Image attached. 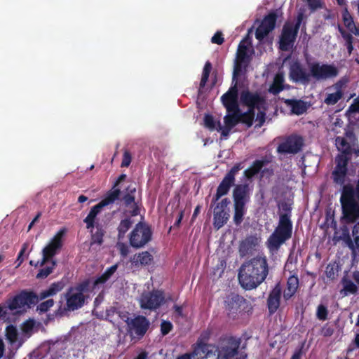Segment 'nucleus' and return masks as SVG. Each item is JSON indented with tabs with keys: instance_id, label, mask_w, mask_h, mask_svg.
<instances>
[{
	"instance_id": "obj_1",
	"label": "nucleus",
	"mask_w": 359,
	"mask_h": 359,
	"mask_svg": "<svg viewBox=\"0 0 359 359\" xmlns=\"http://www.w3.org/2000/svg\"><path fill=\"white\" fill-rule=\"evenodd\" d=\"M269 271L266 256L258 255L240 267L238 275L239 283L245 290L255 289L265 280Z\"/></svg>"
},
{
	"instance_id": "obj_2",
	"label": "nucleus",
	"mask_w": 359,
	"mask_h": 359,
	"mask_svg": "<svg viewBox=\"0 0 359 359\" xmlns=\"http://www.w3.org/2000/svg\"><path fill=\"white\" fill-rule=\"evenodd\" d=\"M278 207L283 212L279 215L277 226L266 242L267 248L271 252L278 251L280 247L292 236L291 205L287 202L283 201L278 205Z\"/></svg>"
},
{
	"instance_id": "obj_3",
	"label": "nucleus",
	"mask_w": 359,
	"mask_h": 359,
	"mask_svg": "<svg viewBox=\"0 0 359 359\" xmlns=\"http://www.w3.org/2000/svg\"><path fill=\"white\" fill-rule=\"evenodd\" d=\"M340 203L342 219L355 222L359 219V179L355 187L349 184L342 187Z\"/></svg>"
},
{
	"instance_id": "obj_4",
	"label": "nucleus",
	"mask_w": 359,
	"mask_h": 359,
	"mask_svg": "<svg viewBox=\"0 0 359 359\" xmlns=\"http://www.w3.org/2000/svg\"><path fill=\"white\" fill-rule=\"evenodd\" d=\"M252 189L248 183L236 184L232 193L233 201V222L240 225L246 212V204L250 201Z\"/></svg>"
},
{
	"instance_id": "obj_5",
	"label": "nucleus",
	"mask_w": 359,
	"mask_h": 359,
	"mask_svg": "<svg viewBox=\"0 0 359 359\" xmlns=\"http://www.w3.org/2000/svg\"><path fill=\"white\" fill-rule=\"evenodd\" d=\"M304 18L305 15L304 13L299 12L294 25L290 22H286L284 24L279 42V48L280 50L287 51L294 45Z\"/></svg>"
},
{
	"instance_id": "obj_6",
	"label": "nucleus",
	"mask_w": 359,
	"mask_h": 359,
	"mask_svg": "<svg viewBox=\"0 0 359 359\" xmlns=\"http://www.w3.org/2000/svg\"><path fill=\"white\" fill-rule=\"evenodd\" d=\"M224 305L227 316L232 319H236L240 314L245 312L248 303L243 297L231 293L225 297Z\"/></svg>"
},
{
	"instance_id": "obj_7",
	"label": "nucleus",
	"mask_w": 359,
	"mask_h": 359,
	"mask_svg": "<svg viewBox=\"0 0 359 359\" xmlns=\"http://www.w3.org/2000/svg\"><path fill=\"white\" fill-rule=\"evenodd\" d=\"M151 228L140 222L129 234V243L134 248H141L151 240Z\"/></svg>"
},
{
	"instance_id": "obj_8",
	"label": "nucleus",
	"mask_w": 359,
	"mask_h": 359,
	"mask_svg": "<svg viewBox=\"0 0 359 359\" xmlns=\"http://www.w3.org/2000/svg\"><path fill=\"white\" fill-rule=\"evenodd\" d=\"M309 67L311 70V79H313L318 81L332 79L339 74L337 67L332 64L314 62L310 63Z\"/></svg>"
},
{
	"instance_id": "obj_9",
	"label": "nucleus",
	"mask_w": 359,
	"mask_h": 359,
	"mask_svg": "<svg viewBox=\"0 0 359 359\" xmlns=\"http://www.w3.org/2000/svg\"><path fill=\"white\" fill-rule=\"evenodd\" d=\"M243 168L242 163H236L222 179L217 187L216 194L214 195L212 203L215 204L221 197L226 195L231 187L234 185L235 177L240 170Z\"/></svg>"
},
{
	"instance_id": "obj_10",
	"label": "nucleus",
	"mask_w": 359,
	"mask_h": 359,
	"mask_svg": "<svg viewBox=\"0 0 359 359\" xmlns=\"http://www.w3.org/2000/svg\"><path fill=\"white\" fill-rule=\"evenodd\" d=\"M304 145L303 137L297 134H291L283 138L278 145L276 151L280 154H297Z\"/></svg>"
},
{
	"instance_id": "obj_11",
	"label": "nucleus",
	"mask_w": 359,
	"mask_h": 359,
	"mask_svg": "<svg viewBox=\"0 0 359 359\" xmlns=\"http://www.w3.org/2000/svg\"><path fill=\"white\" fill-rule=\"evenodd\" d=\"M248 39V35L238 45L233 66V81L242 74L243 70L246 69L250 62V56L248 53V46L245 44Z\"/></svg>"
},
{
	"instance_id": "obj_12",
	"label": "nucleus",
	"mask_w": 359,
	"mask_h": 359,
	"mask_svg": "<svg viewBox=\"0 0 359 359\" xmlns=\"http://www.w3.org/2000/svg\"><path fill=\"white\" fill-rule=\"evenodd\" d=\"M240 101L243 106L247 107L248 110L254 111L266 109V102L264 97L257 92L244 90L241 93Z\"/></svg>"
},
{
	"instance_id": "obj_13",
	"label": "nucleus",
	"mask_w": 359,
	"mask_h": 359,
	"mask_svg": "<svg viewBox=\"0 0 359 359\" xmlns=\"http://www.w3.org/2000/svg\"><path fill=\"white\" fill-rule=\"evenodd\" d=\"M289 78L293 83L309 85L311 81V70L298 60L292 62L289 67Z\"/></svg>"
},
{
	"instance_id": "obj_14",
	"label": "nucleus",
	"mask_w": 359,
	"mask_h": 359,
	"mask_svg": "<svg viewBox=\"0 0 359 359\" xmlns=\"http://www.w3.org/2000/svg\"><path fill=\"white\" fill-rule=\"evenodd\" d=\"M66 233V229L63 228L59 230L56 234L52 238L49 243L43 249V257L40 263V266H43L50 259H52L62 247V238Z\"/></svg>"
},
{
	"instance_id": "obj_15",
	"label": "nucleus",
	"mask_w": 359,
	"mask_h": 359,
	"mask_svg": "<svg viewBox=\"0 0 359 359\" xmlns=\"http://www.w3.org/2000/svg\"><path fill=\"white\" fill-rule=\"evenodd\" d=\"M150 326L149 320L144 316H137L128 322L127 331L132 339H141Z\"/></svg>"
},
{
	"instance_id": "obj_16",
	"label": "nucleus",
	"mask_w": 359,
	"mask_h": 359,
	"mask_svg": "<svg viewBox=\"0 0 359 359\" xmlns=\"http://www.w3.org/2000/svg\"><path fill=\"white\" fill-rule=\"evenodd\" d=\"M241 341L230 337L222 341L220 346H217V359H231L238 353Z\"/></svg>"
},
{
	"instance_id": "obj_17",
	"label": "nucleus",
	"mask_w": 359,
	"mask_h": 359,
	"mask_svg": "<svg viewBox=\"0 0 359 359\" xmlns=\"http://www.w3.org/2000/svg\"><path fill=\"white\" fill-rule=\"evenodd\" d=\"M165 296L163 291L154 290L142 294L140 299V307L151 311L158 309L164 302Z\"/></svg>"
},
{
	"instance_id": "obj_18",
	"label": "nucleus",
	"mask_w": 359,
	"mask_h": 359,
	"mask_svg": "<svg viewBox=\"0 0 359 359\" xmlns=\"http://www.w3.org/2000/svg\"><path fill=\"white\" fill-rule=\"evenodd\" d=\"M349 159L348 156L344 155H337L335 157L336 165L332 172V178L334 184L345 186Z\"/></svg>"
},
{
	"instance_id": "obj_19",
	"label": "nucleus",
	"mask_w": 359,
	"mask_h": 359,
	"mask_svg": "<svg viewBox=\"0 0 359 359\" xmlns=\"http://www.w3.org/2000/svg\"><path fill=\"white\" fill-rule=\"evenodd\" d=\"M136 192V188L129 185L123 191L122 197L120 198L124 207L131 209L129 211L131 217H135L140 214V205L139 202L135 201Z\"/></svg>"
},
{
	"instance_id": "obj_20",
	"label": "nucleus",
	"mask_w": 359,
	"mask_h": 359,
	"mask_svg": "<svg viewBox=\"0 0 359 359\" xmlns=\"http://www.w3.org/2000/svg\"><path fill=\"white\" fill-rule=\"evenodd\" d=\"M277 18L278 14L276 11H272L264 16L255 32V37L257 40L262 41L274 29Z\"/></svg>"
},
{
	"instance_id": "obj_21",
	"label": "nucleus",
	"mask_w": 359,
	"mask_h": 359,
	"mask_svg": "<svg viewBox=\"0 0 359 359\" xmlns=\"http://www.w3.org/2000/svg\"><path fill=\"white\" fill-rule=\"evenodd\" d=\"M235 81L234 85L231 86L228 91L221 97V101L227 112L238 111L239 109L238 103V90L237 87V79Z\"/></svg>"
},
{
	"instance_id": "obj_22",
	"label": "nucleus",
	"mask_w": 359,
	"mask_h": 359,
	"mask_svg": "<svg viewBox=\"0 0 359 359\" xmlns=\"http://www.w3.org/2000/svg\"><path fill=\"white\" fill-rule=\"evenodd\" d=\"M86 296L84 294H80L76 290L69 287L66 294V310L76 311L83 306L86 302Z\"/></svg>"
},
{
	"instance_id": "obj_23",
	"label": "nucleus",
	"mask_w": 359,
	"mask_h": 359,
	"mask_svg": "<svg viewBox=\"0 0 359 359\" xmlns=\"http://www.w3.org/2000/svg\"><path fill=\"white\" fill-rule=\"evenodd\" d=\"M217 346L210 344L196 343L194 351L190 355V359H207L216 355Z\"/></svg>"
},
{
	"instance_id": "obj_24",
	"label": "nucleus",
	"mask_w": 359,
	"mask_h": 359,
	"mask_svg": "<svg viewBox=\"0 0 359 359\" xmlns=\"http://www.w3.org/2000/svg\"><path fill=\"white\" fill-rule=\"evenodd\" d=\"M282 287L279 283H276L270 291L267 298V308L270 314L275 313L280 304Z\"/></svg>"
},
{
	"instance_id": "obj_25",
	"label": "nucleus",
	"mask_w": 359,
	"mask_h": 359,
	"mask_svg": "<svg viewBox=\"0 0 359 359\" xmlns=\"http://www.w3.org/2000/svg\"><path fill=\"white\" fill-rule=\"evenodd\" d=\"M271 157L265 156L261 159L254 161L250 168L244 170V176L250 180L258 173H261L262 169L271 162Z\"/></svg>"
},
{
	"instance_id": "obj_26",
	"label": "nucleus",
	"mask_w": 359,
	"mask_h": 359,
	"mask_svg": "<svg viewBox=\"0 0 359 359\" xmlns=\"http://www.w3.org/2000/svg\"><path fill=\"white\" fill-rule=\"evenodd\" d=\"M341 226L338 230L337 229L334 230V238L337 241H343L348 248H353V237L351 238L349 232V229L346 226L348 224H353L354 222H346L342 219V216L341 217ZM356 219L355 222L357 221Z\"/></svg>"
},
{
	"instance_id": "obj_27",
	"label": "nucleus",
	"mask_w": 359,
	"mask_h": 359,
	"mask_svg": "<svg viewBox=\"0 0 359 359\" xmlns=\"http://www.w3.org/2000/svg\"><path fill=\"white\" fill-rule=\"evenodd\" d=\"M285 103L290 107L292 114L298 116L304 114L309 108L307 103L302 100L287 99Z\"/></svg>"
},
{
	"instance_id": "obj_28",
	"label": "nucleus",
	"mask_w": 359,
	"mask_h": 359,
	"mask_svg": "<svg viewBox=\"0 0 359 359\" xmlns=\"http://www.w3.org/2000/svg\"><path fill=\"white\" fill-rule=\"evenodd\" d=\"M259 242V238L256 236H247L240 244V252L243 255L249 254L256 249Z\"/></svg>"
},
{
	"instance_id": "obj_29",
	"label": "nucleus",
	"mask_w": 359,
	"mask_h": 359,
	"mask_svg": "<svg viewBox=\"0 0 359 359\" xmlns=\"http://www.w3.org/2000/svg\"><path fill=\"white\" fill-rule=\"evenodd\" d=\"M299 278L297 275L290 276L287 280V287L283 292V298L285 301L291 299L299 288Z\"/></svg>"
},
{
	"instance_id": "obj_30",
	"label": "nucleus",
	"mask_w": 359,
	"mask_h": 359,
	"mask_svg": "<svg viewBox=\"0 0 359 359\" xmlns=\"http://www.w3.org/2000/svg\"><path fill=\"white\" fill-rule=\"evenodd\" d=\"M121 189L116 187H112V189L107 191L104 198L99 203L102 208L114 203L116 201L120 199Z\"/></svg>"
},
{
	"instance_id": "obj_31",
	"label": "nucleus",
	"mask_w": 359,
	"mask_h": 359,
	"mask_svg": "<svg viewBox=\"0 0 359 359\" xmlns=\"http://www.w3.org/2000/svg\"><path fill=\"white\" fill-rule=\"evenodd\" d=\"M153 259V256L148 251H144L135 255L131 262L135 266H148L152 263Z\"/></svg>"
},
{
	"instance_id": "obj_32",
	"label": "nucleus",
	"mask_w": 359,
	"mask_h": 359,
	"mask_svg": "<svg viewBox=\"0 0 359 359\" xmlns=\"http://www.w3.org/2000/svg\"><path fill=\"white\" fill-rule=\"evenodd\" d=\"M340 271L341 266L339 262L336 260L332 261L327 265L325 270V274L330 281H333L337 279Z\"/></svg>"
},
{
	"instance_id": "obj_33",
	"label": "nucleus",
	"mask_w": 359,
	"mask_h": 359,
	"mask_svg": "<svg viewBox=\"0 0 359 359\" xmlns=\"http://www.w3.org/2000/svg\"><path fill=\"white\" fill-rule=\"evenodd\" d=\"M102 208H103L99 203L91 208L88 215L83 219L88 229H93L95 226V219Z\"/></svg>"
},
{
	"instance_id": "obj_34",
	"label": "nucleus",
	"mask_w": 359,
	"mask_h": 359,
	"mask_svg": "<svg viewBox=\"0 0 359 359\" xmlns=\"http://www.w3.org/2000/svg\"><path fill=\"white\" fill-rule=\"evenodd\" d=\"M229 214L227 211L214 210L213 225L219 229L222 228L228 221Z\"/></svg>"
},
{
	"instance_id": "obj_35",
	"label": "nucleus",
	"mask_w": 359,
	"mask_h": 359,
	"mask_svg": "<svg viewBox=\"0 0 359 359\" xmlns=\"http://www.w3.org/2000/svg\"><path fill=\"white\" fill-rule=\"evenodd\" d=\"M64 285L61 282L52 283L48 288L40 292V299L43 300L47 297L55 295L63 289Z\"/></svg>"
},
{
	"instance_id": "obj_36",
	"label": "nucleus",
	"mask_w": 359,
	"mask_h": 359,
	"mask_svg": "<svg viewBox=\"0 0 359 359\" xmlns=\"http://www.w3.org/2000/svg\"><path fill=\"white\" fill-rule=\"evenodd\" d=\"M133 224V221L130 217H127L125 219L121 220L118 228V239L119 241L123 240L125 238L126 232L130 229Z\"/></svg>"
},
{
	"instance_id": "obj_37",
	"label": "nucleus",
	"mask_w": 359,
	"mask_h": 359,
	"mask_svg": "<svg viewBox=\"0 0 359 359\" xmlns=\"http://www.w3.org/2000/svg\"><path fill=\"white\" fill-rule=\"evenodd\" d=\"M335 142L338 150L341 151V154H340L339 155H344L345 156L351 155V147L344 137H337Z\"/></svg>"
},
{
	"instance_id": "obj_38",
	"label": "nucleus",
	"mask_w": 359,
	"mask_h": 359,
	"mask_svg": "<svg viewBox=\"0 0 359 359\" xmlns=\"http://www.w3.org/2000/svg\"><path fill=\"white\" fill-rule=\"evenodd\" d=\"M284 76L281 74H276L273 81L270 86L269 91L273 95H278L284 89Z\"/></svg>"
},
{
	"instance_id": "obj_39",
	"label": "nucleus",
	"mask_w": 359,
	"mask_h": 359,
	"mask_svg": "<svg viewBox=\"0 0 359 359\" xmlns=\"http://www.w3.org/2000/svg\"><path fill=\"white\" fill-rule=\"evenodd\" d=\"M341 283L343 285L342 291L344 292V295L355 294L358 292V287L357 285L350 279L344 277L341 279Z\"/></svg>"
},
{
	"instance_id": "obj_40",
	"label": "nucleus",
	"mask_w": 359,
	"mask_h": 359,
	"mask_svg": "<svg viewBox=\"0 0 359 359\" xmlns=\"http://www.w3.org/2000/svg\"><path fill=\"white\" fill-rule=\"evenodd\" d=\"M7 306L11 311H14L24 307L25 302L23 301L22 293L20 292L13 298L9 299L7 301Z\"/></svg>"
},
{
	"instance_id": "obj_41",
	"label": "nucleus",
	"mask_w": 359,
	"mask_h": 359,
	"mask_svg": "<svg viewBox=\"0 0 359 359\" xmlns=\"http://www.w3.org/2000/svg\"><path fill=\"white\" fill-rule=\"evenodd\" d=\"M23 301L25 302V306L28 305H34L37 304L41 299H40V294L37 295L36 293H34L32 291H22L21 292Z\"/></svg>"
},
{
	"instance_id": "obj_42",
	"label": "nucleus",
	"mask_w": 359,
	"mask_h": 359,
	"mask_svg": "<svg viewBox=\"0 0 359 359\" xmlns=\"http://www.w3.org/2000/svg\"><path fill=\"white\" fill-rule=\"evenodd\" d=\"M224 124L228 126L229 127L233 128L238 123H240L239 119V109L238 111H231V112H228L224 117Z\"/></svg>"
},
{
	"instance_id": "obj_43",
	"label": "nucleus",
	"mask_w": 359,
	"mask_h": 359,
	"mask_svg": "<svg viewBox=\"0 0 359 359\" xmlns=\"http://www.w3.org/2000/svg\"><path fill=\"white\" fill-rule=\"evenodd\" d=\"M255 113L254 111L248 110L245 112H241L239 110L240 123H245L248 128L253 124Z\"/></svg>"
},
{
	"instance_id": "obj_44",
	"label": "nucleus",
	"mask_w": 359,
	"mask_h": 359,
	"mask_svg": "<svg viewBox=\"0 0 359 359\" xmlns=\"http://www.w3.org/2000/svg\"><path fill=\"white\" fill-rule=\"evenodd\" d=\"M344 96V92H334L327 94L324 102L327 105L337 104Z\"/></svg>"
},
{
	"instance_id": "obj_45",
	"label": "nucleus",
	"mask_w": 359,
	"mask_h": 359,
	"mask_svg": "<svg viewBox=\"0 0 359 359\" xmlns=\"http://www.w3.org/2000/svg\"><path fill=\"white\" fill-rule=\"evenodd\" d=\"M342 20L344 26L350 31L355 25L353 18L351 13L348 12V8H345L342 13Z\"/></svg>"
},
{
	"instance_id": "obj_46",
	"label": "nucleus",
	"mask_w": 359,
	"mask_h": 359,
	"mask_svg": "<svg viewBox=\"0 0 359 359\" xmlns=\"http://www.w3.org/2000/svg\"><path fill=\"white\" fill-rule=\"evenodd\" d=\"M91 281L89 278L85 279L82 282L76 284L74 287H71L72 289L76 290V292H79L80 294H84L85 292H90V286Z\"/></svg>"
},
{
	"instance_id": "obj_47",
	"label": "nucleus",
	"mask_w": 359,
	"mask_h": 359,
	"mask_svg": "<svg viewBox=\"0 0 359 359\" xmlns=\"http://www.w3.org/2000/svg\"><path fill=\"white\" fill-rule=\"evenodd\" d=\"M353 251H358L359 253V222L355 224L352 230Z\"/></svg>"
},
{
	"instance_id": "obj_48",
	"label": "nucleus",
	"mask_w": 359,
	"mask_h": 359,
	"mask_svg": "<svg viewBox=\"0 0 359 359\" xmlns=\"http://www.w3.org/2000/svg\"><path fill=\"white\" fill-rule=\"evenodd\" d=\"M55 265V261H52V266H46L40 269L36 275V278L40 279L48 277L53 272V268Z\"/></svg>"
},
{
	"instance_id": "obj_49",
	"label": "nucleus",
	"mask_w": 359,
	"mask_h": 359,
	"mask_svg": "<svg viewBox=\"0 0 359 359\" xmlns=\"http://www.w3.org/2000/svg\"><path fill=\"white\" fill-rule=\"evenodd\" d=\"M104 233L101 229H98L95 233L92 234L90 245L97 244L100 245L103 243Z\"/></svg>"
},
{
	"instance_id": "obj_50",
	"label": "nucleus",
	"mask_w": 359,
	"mask_h": 359,
	"mask_svg": "<svg viewBox=\"0 0 359 359\" xmlns=\"http://www.w3.org/2000/svg\"><path fill=\"white\" fill-rule=\"evenodd\" d=\"M338 31L345 41V44L353 43L354 38L352 34L346 32L340 25H338Z\"/></svg>"
},
{
	"instance_id": "obj_51",
	"label": "nucleus",
	"mask_w": 359,
	"mask_h": 359,
	"mask_svg": "<svg viewBox=\"0 0 359 359\" xmlns=\"http://www.w3.org/2000/svg\"><path fill=\"white\" fill-rule=\"evenodd\" d=\"M328 310L327 307L323 304L318 305L317 308L316 316L320 320H325L327 318Z\"/></svg>"
},
{
	"instance_id": "obj_52",
	"label": "nucleus",
	"mask_w": 359,
	"mask_h": 359,
	"mask_svg": "<svg viewBox=\"0 0 359 359\" xmlns=\"http://www.w3.org/2000/svg\"><path fill=\"white\" fill-rule=\"evenodd\" d=\"M54 305V301L52 299H48L39 304L37 306L36 310L40 313H45L48 311L50 308H51Z\"/></svg>"
},
{
	"instance_id": "obj_53",
	"label": "nucleus",
	"mask_w": 359,
	"mask_h": 359,
	"mask_svg": "<svg viewBox=\"0 0 359 359\" xmlns=\"http://www.w3.org/2000/svg\"><path fill=\"white\" fill-rule=\"evenodd\" d=\"M204 126L210 130L217 128L214 117L210 114H205L204 116Z\"/></svg>"
},
{
	"instance_id": "obj_54",
	"label": "nucleus",
	"mask_w": 359,
	"mask_h": 359,
	"mask_svg": "<svg viewBox=\"0 0 359 359\" xmlns=\"http://www.w3.org/2000/svg\"><path fill=\"white\" fill-rule=\"evenodd\" d=\"M325 224L327 225V226H330L334 230L337 229V223L334 219V212L332 213L330 212H327L325 217Z\"/></svg>"
},
{
	"instance_id": "obj_55",
	"label": "nucleus",
	"mask_w": 359,
	"mask_h": 359,
	"mask_svg": "<svg viewBox=\"0 0 359 359\" xmlns=\"http://www.w3.org/2000/svg\"><path fill=\"white\" fill-rule=\"evenodd\" d=\"M347 83V79L341 78L337 81L332 87L336 90V92H344L343 89L346 86Z\"/></svg>"
},
{
	"instance_id": "obj_56",
	"label": "nucleus",
	"mask_w": 359,
	"mask_h": 359,
	"mask_svg": "<svg viewBox=\"0 0 359 359\" xmlns=\"http://www.w3.org/2000/svg\"><path fill=\"white\" fill-rule=\"evenodd\" d=\"M172 324L170 321L163 320L161 324V332L165 336L172 330Z\"/></svg>"
},
{
	"instance_id": "obj_57",
	"label": "nucleus",
	"mask_w": 359,
	"mask_h": 359,
	"mask_svg": "<svg viewBox=\"0 0 359 359\" xmlns=\"http://www.w3.org/2000/svg\"><path fill=\"white\" fill-rule=\"evenodd\" d=\"M231 129H232V128L229 127L226 125H225L224 126H222L219 121L217 122V127L216 130L217 131L221 132V136L222 137H226L227 136H229V133L231 130Z\"/></svg>"
},
{
	"instance_id": "obj_58",
	"label": "nucleus",
	"mask_w": 359,
	"mask_h": 359,
	"mask_svg": "<svg viewBox=\"0 0 359 359\" xmlns=\"http://www.w3.org/2000/svg\"><path fill=\"white\" fill-rule=\"evenodd\" d=\"M230 203V200L227 198H223L220 202L217 203L214 208V210H223L226 211V209L229 204Z\"/></svg>"
},
{
	"instance_id": "obj_59",
	"label": "nucleus",
	"mask_w": 359,
	"mask_h": 359,
	"mask_svg": "<svg viewBox=\"0 0 359 359\" xmlns=\"http://www.w3.org/2000/svg\"><path fill=\"white\" fill-rule=\"evenodd\" d=\"M118 310L115 307H110L106 311V318L111 323H114V316L118 315Z\"/></svg>"
},
{
	"instance_id": "obj_60",
	"label": "nucleus",
	"mask_w": 359,
	"mask_h": 359,
	"mask_svg": "<svg viewBox=\"0 0 359 359\" xmlns=\"http://www.w3.org/2000/svg\"><path fill=\"white\" fill-rule=\"evenodd\" d=\"M334 333V328L330 325L328 323H326L323 325L321 329V334L323 336L327 337H330Z\"/></svg>"
},
{
	"instance_id": "obj_61",
	"label": "nucleus",
	"mask_w": 359,
	"mask_h": 359,
	"mask_svg": "<svg viewBox=\"0 0 359 359\" xmlns=\"http://www.w3.org/2000/svg\"><path fill=\"white\" fill-rule=\"evenodd\" d=\"M224 41L223 34L221 32L217 31L212 37L211 42L217 45H222Z\"/></svg>"
},
{
	"instance_id": "obj_62",
	"label": "nucleus",
	"mask_w": 359,
	"mask_h": 359,
	"mask_svg": "<svg viewBox=\"0 0 359 359\" xmlns=\"http://www.w3.org/2000/svg\"><path fill=\"white\" fill-rule=\"evenodd\" d=\"M131 154L128 151H125L123 155V159L121 164L122 168L128 167L131 163Z\"/></svg>"
},
{
	"instance_id": "obj_63",
	"label": "nucleus",
	"mask_w": 359,
	"mask_h": 359,
	"mask_svg": "<svg viewBox=\"0 0 359 359\" xmlns=\"http://www.w3.org/2000/svg\"><path fill=\"white\" fill-rule=\"evenodd\" d=\"M109 279L102 273L101 276L97 277L93 282V290L95 289L99 285L104 284Z\"/></svg>"
},
{
	"instance_id": "obj_64",
	"label": "nucleus",
	"mask_w": 359,
	"mask_h": 359,
	"mask_svg": "<svg viewBox=\"0 0 359 359\" xmlns=\"http://www.w3.org/2000/svg\"><path fill=\"white\" fill-rule=\"evenodd\" d=\"M266 110L259 109L258 110V113L257 114L256 120L259 121V123L257 125L258 127H261L264 123L265 122L266 119Z\"/></svg>"
}]
</instances>
